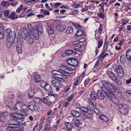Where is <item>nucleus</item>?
Returning <instances> with one entry per match:
<instances>
[{
	"label": "nucleus",
	"instance_id": "obj_35",
	"mask_svg": "<svg viewBox=\"0 0 131 131\" xmlns=\"http://www.w3.org/2000/svg\"><path fill=\"white\" fill-rule=\"evenodd\" d=\"M72 61V63L71 64V65L73 66H76L78 65V62L76 60L74 59H73Z\"/></svg>",
	"mask_w": 131,
	"mask_h": 131
},
{
	"label": "nucleus",
	"instance_id": "obj_1",
	"mask_svg": "<svg viewBox=\"0 0 131 131\" xmlns=\"http://www.w3.org/2000/svg\"><path fill=\"white\" fill-rule=\"evenodd\" d=\"M101 83L103 86L101 88L105 92V95L109 96L113 93H115L118 90V87L114 83H112L105 80H102Z\"/></svg>",
	"mask_w": 131,
	"mask_h": 131
},
{
	"label": "nucleus",
	"instance_id": "obj_27",
	"mask_svg": "<svg viewBox=\"0 0 131 131\" xmlns=\"http://www.w3.org/2000/svg\"><path fill=\"white\" fill-rule=\"evenodd\" d=\"M90 98L93 100H96L97 98V95L93 91L91 92L90 95Z\"/></svg>",
	"mask_w": 131,
	"mask_h": 131
},
{
	"label": "nucleus",
	"instance_id": "obj_15",
	"mask_svg": "<svg viewBox=\"0 0 131 131\" xmlns=\"http://www.w3.org/2000/svg\"><path fill=\"white\" fill-rule=\"evenodd\" d=\"M107 73L108 75L109 78L113 81L116 78V76L110 71H108Z\"/></svg>",
	"mask_w": 131,
	"mask_h": 131
},
{
	"label": "nucleus",
	"instance_id": "obj_36",
	"mask_svg": "<svg viewBox=\"0 0 131 131\" xmlns=\"http://www.w3.org/2000/svg\"><path fill=\"white\" fill-rule=\"evenodd\" d=\"M83 34V32L81 30H79L77 31L75 34L76 37H79L82 36Z\"/></svg>",
	"mask_w": 131,
	"mask_h": 131
},
{
	"label": "nucleus",
	"instance_id": "obj_13",
	"mask_svg": "<svg viewBox=\"0 0 131 131\" xmlns=\"http://www.w3.org/2000/svg\"><path fill=\"white\" fill-rule=\"evenodd\" d=\"M120 106H122L121 110L120 111L121 113L123 114H125L127 113V106L126 105L120 104Z\"/></svg>",
	"mask_w": 131,
	"mask_h": 131
},
{
	"label": "nucleus",
	"instance_id": "obj_45",
	"mask_svg": "<svg viewBox=\"0 0 131 131\" xmlns=\"http://www.w3.org/2000/svg\"><path fill=\"white\" fill-rule=\"evenodd\" d=\"M47 84L46 82L45 81H41L40 82V85L41 86L42 88H43Z\"/></svg>",
	"mask_w": 131,
	"mask_h": 131
},
{
	"label": "nucleus",
	"instance_id": "obj_61",
	"mask_svg": "<svg viewBox=\"0 0 131 131\" xmlns=\"http://www.w3.org/2000/svg\"><path fill=\"white\" fill-rule=\"evenodd\" d=\"M12 43H9L8 42H7L6 43V45H7V47L8 48H9L12 46Z\"/></svg>",
	"mask_w": 131,
	"mask_h": 131
},
{
	"label": "nucleus",
	"instance_id": "obj_59",
	"mask_svg": "<svg viewBox=\"0 0 131 131\" xmlns=\"http://www.w3.org/2000/svg\"><path fill=\"white\" fill-rule=\"evenodd\" d=\"M72 59V58H69L68 59L67 61V63L70 65H71Z\"/></svg>",
	"mask_w": 131,
	"mask_h": 131
},
{
	"label": "nucleus",
	"instance_id": "obj_16",
	"mask_svg": "<svg viewBox=\"0 0 131 131\" xmlns=\"http://www.w3.org/2000/svg\"><path fill=\"white\" fill-rule=\"evenodd\" d=\"M80 120L75 118H72L70 121V123L72 124H73L76 126H79L80 125Z\"/></svg>",
	"mask_w": 131,
	"mask_h": 131
},
{
	"label": "nucleus",
	"instance_id": "obj_56",
	"mask_svg": "<svg viewBox=\"0 0 131 131\" xmlns=\"http://www.w3.org/2000/svg\"><path fill=\"white\" fill-rule=\"evenodd\" d=\"M108 46V43H105L104 45L103 49L107 50Z\"/></svg>",
	"mask_w": 131,
	"mask_h": 131
},
{
	"label": "nucleus",
	"instance_id": "obj_26",
	"mask_svg": "<svg viewBox=\"0 0 131 131\" xmlns=\"http://www.w3.org/2000/svg\"><path fill=\"white\" fill-rule=\"evenodd\" d=\"M126 58L125 55L123 54L121 55L120 57V61L121 63L124 64L126 62Z\"/></svg>",
	"mask_w": 131,
	"mask_h": 131
},
{
	"label": "nucleus",
	"instance_id": "obj_60",
	"mask_svg": "<svg viewBox=\"0 0 131 131\" xmlns=\"http://www.w3.org/2000/svg\"><path fill=\"white\" fill-rule=\"evenodd\" d=\"M79 80L80 78H77L75 81V82L73 83V84H74L75 85L77 86L78 85Z\"/></svg>",
	"mask_w": 131,
	"mask_h": 131
},
{
	"label": "nucleus",
	"instance_id": "obj_29",
	"mask_svg": "<svg viewBox=\"0 0 131 131\" xmlns=\"http://www.w3.org/2000/svg\"><path fill=\"white\" fill-rule=\"evenodd\" d=\"M74 26L75 28L78 29H82V26L79 24L77 23H74L73 22L71 23Z\"/></svg>",
	"mask_w": 131,
	"mask_h": 131
},
{
	"label": "nucleus",
	"instance_id": "obj_20",
	"mask_svg": "<svg viewBox=\"0 0 131 131\" xmlns=\"http://www.w3.org/2000/svg\"><path fill=\"white\" fill-rule=\"evenodd\" d=\"M71 114L73 116L78 117L81 116V113L75 110L72 111L71 112Z\"/></svg>",
	"mask_w": 131,
	"mask_h": 131
},
{
	"label": "nucleus",
	"instance_id": "obj_25",
	"mask_svg": "<svg viewBox=\"0 0 131 131\" xmlns=\"http://www.w3.org/2000/svg\"><path fill=\"white\" fill-rule=\"evenodd\" d=\"M126 55L127 59L129 61H131V49L127 50Z\"/></svg>",
	"mask_w": 131,
	"mask_h": 131
},
{
	"label": "nucleus",
	"instance_id": "obj_41",
	"mask_svg": "<svg viewBox=\"0 0 131 131\" xmlns=\"http://www.w3.org/2000/svg\"><path fill=\"white\" fill-rule=\"evenodd\" d=\"M7 37V42L9 43H13L14 41V40L12 36Z\"/></svg>",
	"mask_w": 131,
	"mask_h": 131
},
{
	"label": "nucleus",
	"instance_id": "obj_6",
	"mask_svg": "<svg viewBox=\"0 0 131 131\" xmlns=\"http://www.w3.org/2000/svg\"><path fill=\"white\" fill-rule=\"evenodd\" d=\"M30 36H33L35 38L36 40L38 39L39 37L38 31V30L37 26L35 25L33 27V30L32 31V32H30L29 35Z\"/></svg>",
	"mask_w": 131,
	"mask_h": 131
},
{
	"label": "nucleus",
	"instance_id": "obj_50",
	"mask_svg": "<svg viewBox=\"0 0 131 131\" xmlns=\"http://www.w3.org/2000/svg\"><path fill=\"white\" fill-rule=\"evenodd\" d=\"M89 8L90 10H94L95 8V6L94 5L91 4L89 6Z\"/></svg>",
	"mask_w": 131,
	"mask_h": 131
},
{
	"label": "nucleus",
	"instance_id": "obj_24",
	"mask_svg": "<svg viewBox=\"0 0 131 131\" xmlns=\"http://www.w3.org/2000/svg\"><path fill=\"white\" fill-rule=\"evenodd\" d=\"M16 47L17 53L19 54L21 53L22 51L21 45L20 43L18 44L17 45Z\"/></svg>",
	"mask_w": 131,
	"mask_h": 131
},
{
	"label": "nucleus",
	"instance_id": "obj_7",
	"mask_svg": "<svg viewBox=\"0 0 131 131\" xmlns=\"http://www.w3.org/2000/svg\"><path fill=\"white\" fill-rule=\"evenodd\" d=\"M21 33H19V35H20L23 39H26L27 38L28 36V31L26 27L21 28Z\"/></svg>",
	"mask_w": 131,
	"mask_h": 131
},
{
	"label": "nucleus",
	"instance_id": "obj_17",
	"mask_svg": "<svg viewBox=\"0 0 131 131\" xmlns=\"http://www.w3.org/2000/svg\"><path fill=\"white\" fill-rule=\"evenodd\" d=\"M51 84L52 86L55 87H61L62 85V84L60 82L55 80H52L51 81Z\"/></svg>",
	"mask_w": 131,
	"mask_h": 131
},
{
	"label": "nucleus",
	"instance_id": "obj_46",
	"mask_svg": "<svg viewBox=\"0 0 131 131\" xmlns=\"http://www.w3.org/2000/svg\"><path fill=\"white\" fill-rule=\"evenodd\" d=\"M23 6L22 5H21L20 7H18L16 10L17 13H19L21 10L23 9Z\"/></svg>",
	"mask_w": 131,
	"mask_h": 131
},
{
	"label": "nucleus",
	"instance_id": "obj_48",
	"mask_svg": "<svg viewBox=\"0 0 131 131\" xmlns=\"http://www.w3.org/2000/svg\"><path fill=\"white\" fill-rule=\"evenodd\" d=\"M94 111L96 114L97 115H99L100 113V110L96 108H94Z\"/></svg>",
	"mask_w": 131,
	"mask_h": 131
},
{
	"label": "nucleus",
	"instance_id": "obj_14",
	"mask_svg": "<svg viewBox=\"0 0 131 131\" xmlns=\"http://www.w3.org/2000/svg\"><path fill=\"white\" fill-rule=\"evenodd\" d=\"M96 94L98 98L101 100H103L105 97L103 92L101 90H99L97 91Z\"/></svg>",
	"mask_w": 131,
	"mask_h": 131
},
{
	"label": "nucleus",
	"instance_id": "obj_63",
	"mask_svg": "<svg viewBox=\"0 0 131 131\" xmlns=\"http://www.w3.org/2000/svg\"><path fill=\"white\" fill-rule=\"evenodd\" d=\"M124 39H122L119 41V43H118V44L121 46H122V45L124 43Z\"/></svg>",
	"mask_w": 131,
	"mask_h": 131
},
{
	"label": "nucleus",
	"instance_id": "obj_21",
	"mask_svg": "<svg viewBox=\"0 0 131 131\" xmlns=\"http://www.w3.org/2000/svg\"><path fill=\"white\" fill-rule=\"evenodd\" d=\"M12 30L9 28L6 29L4 32V35H6L7 37L12 36Z\"/></svg>",
	"mask_w": 131,
	"mask_h": 131
},
{
	"label": "nucleus",
	"instance_id": "obj_64",
	"mask_svg": "<svg viewBox=\"0 0 131 131\" xmlns=\"http://www.w3.org/2000/svg\"><path fill=\"white\" fill-rule=\"evenodd\" d=\"M9 17L10 19H15V16L14 14H11L9 16Z\"/></svg>",
	"mask_w": 131,
	"mask_h": 131
},
{
	"label": "nucleus",
	"instance_id": "obj_37",
	"mask_svg": "<svg viewBox=\"0 0 131 131\" xmlns=\"http://www.w3.org/2000/svg\"><path fill=\"white\" fill-rule=\"evenodd\" d=\"M34 92L31 90H29L28 91V95L29 96V98L31 99L34 95Z\"/></svg>",
	"mask_w": 131,
	"mask_h": 131
},
{
	"label": "nucleus",
	"instance_id": "obj_44",
	"mask_svg": "<svg viewBox=\"0 0 131 131\" xmlns=\"http://www.w3.org/2000/svg\"><path fill=\"white\" fill-rule=\"evenodd\" d=\"M9 113L8 112H4L1 113V115L2 117H6L9 115Z\"/></svg>",
	"mask_w": 131,
	"mask_h": 131
},
{
	"label": "nucleus",
	"instance_id": "obj_49",
	"mask_svg": "<svg viewBox=\"0 0 131 131\" xmlns=\"http://www.w3.org/2000/svg\"><path fill=\"white\" fill-rule=\"evenodd\" d=\"M22 102V99L20 97L17 98V100L16 101V103L18 104L21 103Z\"/></svg>",
	"mask_w": 131,
	"mask_h": 131
},
{
	"label": "nucleus",
	"instance_id": "obj_38",
	"mask_svg": "<svg viewBox=\"0 0 131 131\" xmlns=\"http://www.w3.org/2000/svg\"><path fill=\"white\" fill-rule=\"evenodd\" d=\"M33 100L34 102L37 103H40L41 101V99H40L36 97H34L33 98Z\"/></svg>",
	"mask_w": 131,
	"mask_h": 131
},
{
	"label": "nucleus",
	"instance_id": "obj_58",
	"mask_svg": "<svg viewBox=\"0 0 131 131\" xmlns=\"http://www.w3.org/2000/svg\"><path fill=\"white\" fill-rule=\"evenodd\" d=\"M89 82V79H86L84 81V86L85 87L86 85Z\"/></svg>",
	"mask_w": 131,
	"mask_h": 131
},
{
	"label": "nucleus",
	"instance_id": "obj_3",
	"mask_svg": "<svg viewBox=\"0 0 131 131\" xmlns=\"http://www.w3.org/2000/svg\"><path fill=\"white\" fill-rule=\"evenodd\" d=\"M113 68L117 73V75L119 78H121L123 76L124 71L121 65L114 64L113 65Z\"/></svg>",
	"mask_w": 131,
	"mask_h": 131
},
{
	"label": "nucleus",
	"instance_id": "obj_53",
	"mask_svg": "<svg viewBox=\"0 0 131 131\" xmlns=\"http://www.w3.org/2000/svg\"><path fill=\"white\" fill-rule=\"evenodd\" d=\"M34 39L32 38H30L28 40V43L30 44H32L33 43Z\"/></svg>",
	"mask_w": 131,
	"mask_h": 131
},
{
	"label": "nucleus",
	"instance_id": "obj_62",
	"mask_svg": "<svg viewBox=\"0 0 131 131\" xmlns=\"http://www.w3.org/2000/svg\"><path fill=\"white\" fill-rule=\"evenodd\" d=\"M88 102L89 104L91 105H92L93 106H95V105L94 103L92 102V100L91 99H88Z\"/></svg>",
	"mask_w": 131,
	"mask_h": 131
},
{
	"label": "nucleus",
	"instance_id": "obj_19",
	"mask_svg": "<svg viewBox=\"0 0 131 131\" xmlns=\"http://www.w3.org/2000/svg\"><path fill=\"white\" fill-rule=\"evenodd\" d=\"M41 101L44 104L49 106L51 103V101L47 97H43L41 99Z\"/></svg>",
	"mask_w": 131,
	"mask_h": 131
},
{
	"label": "nucleus",
	"instance_id": "obj_5",
	"mask_svg": "<svg viewBox=\"0 0 131 131\" xmlns=\"http://www.w3.org/2000/svg\"><path fill=\"white\" fill-rule=\"evenodd\" d=\"M75 106L77 108L80 109L79 112L81 113L84 112H88L91 110V107L90 106H87L86 107L81 106L79 103H75Z\"/></svg>",
	"mask_w": 131,
	"mask_h": 131
},
{
	"label": "nucleus",
	"instance_id": "obj_52",
	"mask_svg": "<svg viewBox=\"0 0 131 131\" xmlns=\"http://www.w3.org/2000/svg\"><path fill=\"white\" fill-rule=\"evenodd\" d=\"M103 41L102 40L99 41L98 43V48H99L101 47L103 44Z\"/></svg>",
	"mask_w": 131,
	"mask_h": 131
},
{
	"label": "nucleus",
	"instance_id": "obj_23",
	"mask_svg": "<svg viewBox=\"0 0 131 131\" xmlns=\"http://www.w3.org/2000/svg\"><path fill=\"white\" fill-rule=\"evenodd\" d=\"M99 118L100 119L106 122H108L109 121V119L107 116L102 114L99 115Z\"/></svg>",
	"mask_w": 131,
	"mask_h": 131
},
{
	"label": "nucleus",
	"instance_id": "obj_8",
	"mask_svg": "<svg viewBox=\"0 0 131 131\" xmlns=\"http://www.w3.org/2000/svg\"><path fill=\"white\" fill-rule=\"evenodd\" d=\"M46 24L47 26L46 27V29L47 30L48 33L50 35L53 34L54 30L53 25L49 23H47Z\"/></svg>",
	"mask_w": 131,
	"mask_h": 131
},
{
	"label": "nucleus",
	"instance_id": "obj_51",
	"mask_svg": "<svg viewBox=\"0 0 131 131\" xmlns=\"http://www.w3.org/2000/svg\"><path fill=\"white\" fill-rule=\"evenodd\" d=\"M73 7L75 8H78L80 7V5L79 4L75 3L73 4Z\"/></svg>",
	"mask_w": 131,
	"mask_h": 131
},
{
	"label": "nucleus",
	"instance_id": "obj_18",
	"mask_svg": "<svg viewBox=\"0 0 131 131\" xmlns=\"http://www.w3.org/2000/svg\"><path fill=\"white\" fill-rule=\"evenodd\" d=\"M66 28V26L65 25L60 24H58L56 27L57 30L60 32H62Z\"/></svg>",
	"mask_w": 131,
	"mask_h": 131
},
{
	"label": "nucleus",
	"instance_id": "obj_28",
	"mask_svg": "<svg viewBox=\"0 0 131 131\" xmlns=\"http://www.w3.org/2000/svg\"><path fill=\"white\" fill-rule=\"evenodd\" d=\"M73 49L74 50H82L81 48L82 46L80 44H77L75 45H72Z\"/></svg>",
	"mask_w": 131,
	"mask_h": 131
},
{
	"label": "nucleus",
	"instance_id": "obj_43",
	"mask_svg": "<svg viewBox=\"0 0 131 131\" xmlns=\"http://www.w3.org/2000/svg\"><path fill=\"white\" fill-rule=\"evenodd\" d=\"M16 128H15V131H23L24 128L23 127H16Z\"/></svg>",
	"mask_w": 131,
	"mask_h": 131
},
{
	"label": "nucleus",
	"instance_id": "obj_22",
	"mask_svg": "<svg viewBox=\"0 0 131 131\" xmlns=\"http://www.w3.org/2000/svg\"><path fill=\"white\" fill-rule=\"evenodd\" d=\"M44 90L48 92L51 93L53 92L52 88L49 84H47L44 87Z\"/></svg>",
	"mask_w": 131,
	"mask_h": 131
},
{
	"label": "nucleus",
	"instance_id": "obj_10",
	"mask_svg": "<svg viewBox=\"0 0 131 131\" xmlns=\"http://www.w3.org/2000/svg\"><path fill=\"white\" fill-rule=\"evenodd\" d=\"M18 124L12 123L7 127L6 130L7 131H15V128L17 127Z\"/></svg>",
	"mask_w": 131,
	"mask_h": 131
},
{
	"label": "nucleus",
	"instance_id": "obj_33",
	"mask_svg": "<svg viewBox=\"0 0 131 131\" xmlns=\"http://www.w3.org/2000/svg\"><path fill=\"white\" fill-rule=\"evenodd\" d=\"M27 28L28 31H29V34L30 35V32H32L33 29V27L32 25L30 24H28L27 26Z\"/></svg>",
	"mask_w": 131,
	"mask_h": 131
},
{
	"label": "nucleus",
	"instance_id": "obj_32",
	"mask_svg": "<svg viewBox=\"0 0 131 131\" xmlns=\"http://www.w3.org/2000/svg\"><path fill=\"white\" fill-rule=\"evenodd\" d=\"M41 79V77L38 74H36L34 77V80L36 82H37L40 81Z\"/></svg>",
	"mask_w": 131,
	"mask_h": 131
},
{
	"label": "nucleus",
	"instance_id": "obj_34",
	"mask_svg": "<svg viewBox=\"0 0 131 131\" xmlns=\"http://www.w3.org/2000/svg\"><path fill=\"white\" fill-rule=\"evenodd\" d=\"M73 28L72 27H69L66 31V32L67 34H71L72 33Z\"/></svg>",
	"mask_w": 131,
	"mask_h": 131
},
{
	"label": "nucleus",
	"instance_id": "obj_9",
	"mask_svg": "<svg viewBox=\"0 0 131 131\" xmlns=\"http://www.w3.org/2000/svg\"><path fill=\"white\" fill-rule=\"evenodd\" d=\"M38 108V104H34L33 101H31L28 103L27 108L30 111H33Z\"/></svg>",
	"mask_w": 131,
	"mask_h": 131
},
{
	"label": "nucleus",
	"instance_id": "obj_42",
	"mask_svg": "<svg viewBox=\"0 0 131 131\" xmlns=\"http://www.w3.org/2000/svg\"><path fill=\"white\" fill-rule=\"evenodd\" d=\"M79 13V12L77 10H75L72 11L71 13L70 14L75 16L77 15V14Z\"/></svg>",
	"mask_w": 131,
	"mask_h": 131
},
{
	"label": "nucleus",
	"instance_id": "obj_55",
	"mask_svg": "<svg viewBox=\"0 0 131 131\" xmlns=\"http://www.w3.org/2000/svg\"><path fill=\"white\" fill-rule=\"evenodd\" d=\"M74 95L73 94H71L70 96L67 99V100L69 101H70L72 99L73 97L74 96Z\"/></svg>",
	"mask_w": 131,
	"mask_h": 131
},
{
	"label": "nucleus",
	"instance_id": "obj_57",
	"mask_svg": "<svg viewBox=\"0 0 131 131\" xmlns=\"http://www.w3.org/2000/svg\"><path fill=\"white\" fill-rule=\"evenodd\" d=\"M102 30L101 29L100 27L99 28L97 31V35H100L101 34Z\"/></svg>",
	"mask_w": 131,
	"mask_h": 131
},
{
	"label": "nucleus",
	"instance_id": "obj_54",
	"mask_svg": "<svg viewBox=\"0 0 131 131\" xmlns=\"http://www.w3.org/2000/svg\"><path fill=\"white\" fill-rule=\"evenodd\" d=\"M81 51L80 50H77L74 52V54H78L79 56H80L82 54Z\"/></svg>",
	"mask_w": 131,
	"mask_h": 131
},
{
	"label": "nucleus",
	"instance_id": "obj_31",
	"mask_svg": "<svg viewBox=\"0 0 131 131\" xmlns=\"http://www.w3.org/2000/svg\"><path fill=\"white\" fill-rule=\"evenodd\" d=\"M19 106L21 109L23 110L24 111H26L28 110L27 108V105L24 104H20Z\"/></svg>",
	"mask_w": 131,
	"mask_h": 131
},
{
	"label": "nucleus",
	"instance_id": "obj_30",
	"mask_svg": "<svg viewBox=\"0 0 131 131\" xmlns=\"http://www.w3.org/2000/svg\"><path fill=\"white\" fill-rule=\"evenodd\" d=\"M84 112L83 113H81L84 115L86 118L90 119H92L93 118V116L91 114H89L87 112Z\"/></svg>",
	"mask_w": 131,
	"mask_h": 131
},
{
	"label": "nucleus",
	"instance_id": "obj_40",
	"mask_svg": "<svg viewBox=\"0 0 131 131\" xmlns=\"http://www.w3.org/2000/svg\"><path fill=\"white\" fill-rule=\"evenodd\" d=\"M113 81L118 85H121L122 83L121 81L118 79H117V77Z\"/></svg>",
	"mask_w": 131,
	"mask_h": 131
},
{
	"label": "nucleus",
	"instance_id": "obj_11",
	"mask_svg": "<svg viewBox=\"0 0 131 131\" xmlns=\"http://www.w3.org/2000/svg\"><path fill=\"white\" fill-rule=\"evenodd\" d=\"M110 96H107L114 103L117 104H119V101L118 99L114 94H112L110 95Z\"/></svg>",
	"mask_w": 131,
	"mask_h": 131
},
{
	"label": "nucleus",
	"instance_id": "obj_12",
	"mask_svg": "<svg viewBox=\"0 0 131 131\" xmlns=\"http://www.w3.org/2000/svg\"><path fill=\"white\" fill-rule=\"evenodd\" d=\"M64 128L65 130L70 131L73 129V127L72 124L68 122H66L64 123Z\"/></svg>",
	"mask_w": 131,
	"mask_h": 131
},
{
	"label": "nucleus",
	"instance_id": "obj_2",
	"mask_svg": "<svg viewBox=\"0 0 131 131\" xmlns=\"http://www.w3.org/2000/svg\"><path fill=\"white\" fill-rule=\"evenodd\" d=\"M62 67L64 68V70L59 69L57 71L53 70L52 71L51 73L52 75L56 77V79H57L58 81H62L63 79L62 78H61L59 76L62 75L67 76L69 74L72 73L74 69H72L69 67L65 65H63L61 66Z\"/></svg>",
	"mask_w": 131,
	"mask_h": 131
},
{
	"label": "nucleus",
	"instance_id": "obj_39",
	"mask_svg": "<svg viewBox=\"0 0 131 131\" xmlns=\"http://www.w3.org/2000/svg\"><path fill=\"white\" fill-rule=\"evenodd\" d=\"M73 52V51L71 50H67L65 51V54L66 55V56H68L72 54Z\"/></svg>",
	"mask_w": 131,
	"mask_h": 131
},
{
	"label": "nucleus",
	"instance_id": "obj_4",
	"mask_svg": "<svg viewBox=\"0 0 131 131\" xmlns=\"http://www.w3.org/2000/svg\"><path fill=\"white\" fill-rule=\"evenodd\" d=\"M10 118L12 119V123H17L18 125L24 121L23 118H20L16 113H11L10 114Z\"/></svg>",
	"mask_w": 131,
	"mask_h": 131
},
{
	"label": "nucleus",
	"instance_id": "obj_47",
	"mask_svg": "<svg viewBox=\"0 0 131 131\" xmlns=\"http://www.w3.org/2000/svg\"><path fill=\"white\" fill-rule=\"evenodd\" d=\"M97 15L99 17L101 18L102 19L104 18V15L103 14V13L102 12H100V13H99L97 14Z\"/></svg>",
	"mask_w": 131,
	"mask_h": 131
}]
</instances>
